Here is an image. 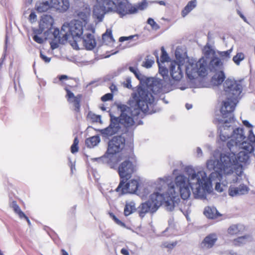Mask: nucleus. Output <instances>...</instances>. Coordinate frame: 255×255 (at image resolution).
Here are the masks:
<instances>
[{"label": "nucleus", "instance_id": "obj_1", "mask_svg": "<svg viewBox=\"0 0 255 255\" xmlns=\"http://www.w3.org/2000/svg\"><path fill=\"white\" fill-rule=\"evenodd\" d=\"M255 135L253 130L249 131L248 138L245 135L243 128H237L234 131L231 138L227 143L230 152L221 153L219 159L211 158L207 161V168L209 170H214L212 173L217 175L211 178L210 189L206 193H209L212 189V182L217 178L215 190L221 192L223 189L221 184L226 187L228 184L237 181V173H234L238 169L241 170L242 165L240 163H246L249 159V154L254 150Z\"/></svg>", "mask_w": 255, "mask_h": 255}, {"label": "nucleus", "instance_id": "obj_2", "mask_svg": "<svg viewBox=\"0 0 255 255\" xmlns=\"http://www.w3.org/2000/svg\"><path fill=\"white\" fill-rule=\"evenodd\" d=\"M185 171L188 178L182 174L177 175L175 178L174 183L170 176L159 178L157 180V189L159 191L167 189L168 194L170 193L176 202L179 199V195L183 200L190 197V186L195 198L205 199L206 193L210 189L211 178L216 176L217 173H211L207 177L205 171H196L191 166L186 167Z\"/></svg>", "mask_w": 255, "mask_h": 255}, {"label": "nucleus", "instance_id": "obj_3", "mask_svg": "<svg viewBox=\"0 0 255 255\" xmlns=\"http://www.w3.org/2000/svg\"><path fill=\"white\" fill-rule=\"evenodd\" d=\"M223 89L226 99L223 102L220 112L221 119H217L220 139L225 141L230 137L232 138L234 131L233 127L230 124L234 122L233 112L241 98L243 86L241 81L234 79L228 78L223 83Z\"/></svg>", "mask_w": 255, "mask_h": 255}, {"label": "nucleus", "instance_id": "obj_4", "mask_svg": "<svg viewBox=\"0 0 255 255\" xmlns=\"http://www.w3.org/2000/svg\"><path fill=\"white\" fill-rule=\"evenodd\" d=\"M164 82L158 78H148L146 84L138 86L136 91L131 94V97L143 110L148 112L150 110L154 113L156 111L154 110V97L153 94L155 95L166 92L163 86Z\"/></svg>", "mask_w": 255, "mask_h": 255}, {"label": "nucleus", "instance_id": "obj_5", "mask_svg": "<svg viewBox=\"0 0 255 255\" xmlns=\"http://www.w3.org/2000/svg\"><path fill=\"white\" fill-rule=\"evenodd\" d=\"M130 107L126 105H121L118 106L120 109L121 113L119 117H116L117 119V122L119 123V126L122 127L124 132L128 131L130 130L128 135L130 136V140L132 139L133 132V129L135 128V120L136 117L140 115L141 113L145 114H152L151 111L146 112L143 110L137 104L136 100H133L130 102Z\"/></svg>", "mask_w": 255, "mask_h": 255}, {"label": "nucleus", "instance_id": "obj_6", "mask_svg": "<svg viewBox=\"0 0 255 255\" xmlns=\"http://www.w3.org/2000/svg\"><path fill=\"white\" fill-rule=\"evenodd\" d=\"M77 15L83 21L79 20H73L70 22H65L62 26V30L66 32L71 35L76 44L77 40L83 35V26L87 23L91 14V8L86 3H82V6L77 11Z\"/></svg>", "mask_w": 255, "mask_h": 255}, {"label": "nucleus", "instance_id": "obj_7", "mask_svg": "<svg viewBox=\"0 0 255 255\" xmlns=\"http://www.w3.org/2000/svg\"><path fill=\"white\" fill-rule=\"evenodd\" d=\"M125 139L120 136H114L109 142L107 155L101 157L93 158L94 161L107 163L111 168L116 166L117 157L115 155L121 151L125 147Z\"/></svg>", "mask_w": 255, "mask_h": 255}, {"label": "nucleus", "instance_id": "obj_8", "mask_svg": "<svg viewBox=\"0 0 255 255\" xmlns=\"http://www.w3.org/2000/svg\"><path fill=\"white\" fill-rule=\"evenodd\" d=\"M157 181L155 183V188L158 191L151 194L149 197L148 201L151 204L156 211L158 208L163 205L166 210L169 211H172L174 208L175 200L171 197V194H168V190L164 189L159 191L156 188Z\"/></svg>", "mask_w": 255, "mask_h": 255}, {"label": "nucleus", "instance_id": "obj_9", "mask_svg": "<svg viewBox=\"0 0 255 255\" xmlns=\"http://www.w3.org/2000/svg\"><path fill=\"white\" fill-rule=\"evenodd\" d=\"M207 63V59L204 57L200 58L198 61L194 59H189L185 65V71L187 77L191 80L198 76L206 75Z\"/></svg>", "mask_w": 255, "mask_h": 255}, {"label": "nucleus", "instance_id": "obj_10", "mask_svg": "<svg viewBox=\"0 0 255 255\" xmlns=\"http://www.w3.org/2000/svg\"><path fill=\"white\" fill-rule=\"evenodd\" d=\"M207 69L208 68L211 72L215 73L212 78V83L215 85H220L225 79L223 62L218 57H214L209 63L207 60Z\"/></svg>", "mask_w": 255, "mask_h": 255}, {"label": "nucleus", "instance_id": "obj_11", "mask_svg": "<svg viewBox=\"0 0 255 255\" xmlns=\"http://www.w3.org/2000/svg\"><path fill=\"white\" fill-rule=\"evenodd\" d=\"M115 6L114 0H97V4L93 9V16L98 22L102 21L105 14L107 12L112 11Z\"/></svg>", "mask_w": 255, "mask_h": 255}, {"label": "nucleus", "instance_id": "obj_12", "mask_svg": "<svg viewBox=\"0 0 255 255\" xmlns=\"http://www.w3.org/2000/svg\"><path fill=\"white\" fill-rule=\"evenodd\" d=\"M117 121L118 120L116 117L111 116L109 126L103 129H98L103 138L109 139L110 137L116 134L124 132V129L121 126H119V123Z\"/></svg>", "mask_w": 255, "mask_h": 255}, {"label": "nucleus", "instance_id": "obj_13", "mask_svg": "<svg viewBox=\"0 0 255 255\" xmlns=\"http://www.w3.org/2000/svg\"><path fill=\"white\" fill-rule=\"evenodd\" d=\"M125 179L121 180L118 187L116 188V192L119 193L120 195H123L127 193L133 194L137 191L139 186V182L137 179H131L125 184Z\"/></svg>", "mask_w": 255, "mask_h": 255}, {"label": "nucleus", "instance_id": "obj_14", "mask_svg": "<svg viewBox=\"0 0 255 255\" xmlns=\"http://www.w3.org/2000/svg\"><path fill=\"white\" fill-rule=\"evenodd\" d=\"M114 1L115 2V7L112 9V11H116L121 16L137 12V8L132 6L127 0H114Z\"/></svg>", "mask_w": 255, "mask_h": 255}, {"label": "nucleus", "instance_id": "obj_15", "mask_svg": "<svg viewBox=\"0 0 255 255\" xmlns=\"http://www.w3.org/2000/svg\"><path fill=\"white\" fill-rule=\"evenodd\" d=\"M135 163L132 162L129 159L122 162L119 166L118 173L122 180L126 181L129 179L131 174L135 170Z\"/></svg>", "mask_w": 255, "mask_h": 255}, {"label": "nucleus", "instance_id": "obj_16", "mask_svg": "<svg viewBox=\"0 0 255 255\" xmlns=\"http://www.w3.org/2000/svg\"><path fill=\"white\" fill-rule=\"evenodd\" d=\"M183 64L178 63L174 61L171 62L169 66V72L172 78L175 81L180 80L183 77V73L182 70Z\"/></svg>", "mask_w": 255, "mask_h": 255}, {"label": "nucleus", "instance_id": "obj_17", "mask_svg": "<svg viewBox=\"0 0 255 255\" xmlns=\"http://www.w3.org/2000/svg\"><path fill=\"white\" fill-rule=\"evenodd\" d=\"M78 42L82 43L87 49L92 50L96 45V42L93 34L89 33H86L81 37L78 40Z\"/></svg>", "mask_w": 255, "mask_h": 255}, {"label": "nucleus", "instance_id": "obj_18", "mask_svg": "<svg viewBox=\"0 0 255 255\" xmlns=\"http://www.w3.org/2000/svg\"><path fill=\"white\" fill-rule=\"evenodd\" d=\"M65 90L66 91V97L67 98V101L72 103L74 106V111L76 112H79L80 110V102L82 98V95L78 94L76 96H75L74 94L69 90L67 87L65 88Z\"/></svg>", "mask_w": 255, "mask_h": 255}, {"label": "nucleus", "instance_id": "obj_19", "mask_svg": "<svg viewBox=\"0 0 255 255\" xmlns=\"http://www.w3.org/2000/svg\"><path fill=\"white\" fill-rule=\"evenodd\" d=\"M218 240V236L216 233H211L207 235L201 243V248L203 250L212 248Z\"/></svg>", "mask_w": 255, "mask_h": 255}, {"label": "nucleus", "instance_id": "obj_20", "mask_svg": "<svg viewBox=\"0 0 255 255\" xmlns=\"http://www.w3.org/2000/svg\"><path fill=\"white\" fill-rule=\"evenodd\" d=\"M51 8L60 12L66 11L70 7L68 0H51Z\"/></svg>", "mask_w": 255, "mask_h": 255}, {"label": "nucleus", "instance_id": "obj_21", "mask_svg": "<svg viewBox=\"0 0 255 255\" xmlns=\"http://www.w3.org/2000/svg\"><path fill=\"white\" fill-rule=\"evenodd\" d=\"M53 23V18L50 15L45 14L41 16L39 26L49 32L52 29Z\"/></svg>", "mask_w": 255, "mask_h": 255}, {"label": "nucleus", "instance_id": "obj_22", "mask_svg": "<svg viewBox=\"0 0 255 255\" xmlns=\"http://www.w3.org/2000/svg\"><path fill=\"white\" fill-rule=\"evenodd\" d=\"M249 188L244 184L239 187L230 186L229 189V194L232 197L247 194Z\"/></svg>", "mask_w": 255, "mask_h": 255}, {"label": "nucleus", "instance_id": "obj_23", "mask_svg": "<svg viewBox=\"0 0 255 255\" xmlns=\"http://www.w3.org/2000/svg\"><path fill=\"white\" fill-rule=\"evenodd\" d=\"M153 208L154 207L152 206L151 204L149 202L148 200H147L145 202L141 204L138 207V212L139 216L141 218H143L147 213L155 212L156 211L155 210V209Z\"/></svg>", "mask_w": 255, "mask_h": 255}, {"label": "nucleus", "instance_id": "obj_24", "mask_svg": "<svg viewBox=\"0 0 255 255\" xmlns=\"http://www.w3.org/2000/svg\"><path fill=\"white\" fill-rule=\"evenodd\" d=\"M53 35L55 39L58 40L59 43L62 44H64L69 37V35L66 32H64L62 29L61 31H59L57 28L54 29L53 32Z\"/></svg>", "mask_w": 255, "mask_h": 255}, {"label": "nucleus", "instance_id": "obj_25", "mask_svg": "<svg viewBox=\"0 0 255 255\" xmlns=\"http://www.w3.org/2000/svg\"><path fill=\"white\" fill-rule=\"evenodd\" d=\"M35 7L39 12H45L51 8V2L48 0H40L36 2Z\"/></svg>", "mask_w": 255, "mask_h": 255}, {"label": "nucleus", "instance_id": "obj_26", "mask_svg": "<svg viewBox=\"0 0 255 255\" xmlns=\"http://www.w3.org/2000/svg\"><path fill=\"white\" fill-rule=\"evenodd\" d=\"M245 230V227L241 224L232 225L228 229V233L230 235H238Z\"/></svg>", "mask_w": 255, "mask_h": 255}, {"label": "nucleus", "instance_id": "obj_27", "mask_svg": "<svg viewBox=\"0 0 255 255\" xmlns=\"http://www.w3.org/2000/svg\"><path fill=\"white\" fill-rule=\"evenodd\" d=\"M204 215L208 218L216 219L221 216V214L214 207H207L204 211Z\"/></svg>", "mask_w": 255, "mask_h": 255}, {"label": "nucleus", "instance_id": "obj_28", "mask_svg": "<svg viewBox=\"0 0 255 255\" xmlns=\"http://www.w3.org/2000/svg\"><path fill=\"white\" fill-rule=\"evenodd\" d=\"M252 240V238L251 236L245 235L234 239L233 241V244L235 246L240 247L251 242Z\"/></svg>", "mask_w": 255, "mask_h": 255}, {"label": "nucleus", "instance_id": "obj_29", "mask_svg": "<svg viewBox=\"0 0 255 255\" xmlns=\"http://www.w3.org/2000/svg\"><path fill=\"white\" fill-rule=\"evenodd\" d=\"M135 203L133 201H127L124 208V214L128 216L136 211Z\"/></svg>", "mask_w": 255, "mask_h": 255}, {"label": "nucleus", "instance_id": "obj_30", "mask_svg": "<svg viewBox=\"0 0 255 255\" xmlns=\"http://www.w3.org/2000/svg\"><path fill=\"white\" fill-rule=\"evenodd\" d=\"M197 5L196 0H192L189 1L182 11V15L183 17L186 16L191 10H192Z\"/></svg>", "mask_w": 255, "mask_h": 255}, {"label": "nucleus", "instance_id": "obj_31", "mask_svg": "<svg viewBox=\"0 0 255 255\" xmlns=\"http://www.w3.org/2000/svg\"><path fill=\"white\" fill-rule=\"evenodd\" d=\"M100 136L97 135L87 138L85 143L88 147L92 148L97 145L100 143Z\"/></svg>", "mask_w": 255, "mask_h": 255}, {"label": "nucleus", "instance_id": "obj_32", "mask_svg": "<svg viewBox=\"0 0 255 255\" xmlns=\"http://www.w3.org/2000/svg\"><path fill=\"white\" fill-rule=\"evenodd\" d=\"M175 55L178 63L184 64L186 58V53L183 51L181 48L177 47L176 48Z\"/></svg>", "mask_w": 255, "mask_h": 255}, {"label": "nucleus", "instance_id": "obj_33", "mask_svg": "<svg viewBox=\"0 0 255 255\" xmlns=\"http://www.w3.org/2000/svg\"><path fill=\"white\" fill-rule=\"evenodd\" d=\"M203 52L207 59L213 57L215 54V50L208 44H207L204 47Z\"/></svg>", "mask_w": 255, "mask_h": 255}, {"label": "nucleus", "instance_id": "obj_34", "mask_svg": "<svg viewBox=\"0 0 255 255\" xmlns=\"http://www.w3.org/2000/svg\"><path fill=\"white\" fill-rule=\"evenodd\" d=\"M233 51V47L225 51H218L217 53L220 57L221 60L228 61L231 58V54Z\"/></svg>", "mask_w": 255, "mask_h": 255}, {"label": "nucleus", "instance_id": "obj_35", "mask_svg": "<svg viewBox=\"0 0 255 255\" xmlns=\"http://www.w3.org/2000/svg\"><path fill=\"white\" fill-rule=\"evenodd\" d=\"M102 38L104 42L106 44L113 42L114 40L112 34V30L107 29L106 32L102 35Z\"/></svg>", "mask_w": 255, "mask_h": 255}, {"label": "nucleus", "instance_id": "obj_36", "mask_svg": "<svg viewBox=\"0 0 255 255\" xmlns=\"http://www.w3.org/2000/svg\"><path fill=\"white\" fill-rule=\"evenodd\" d=\"M157 63L159 67V73L162 76L164 80H165L168 77V70L163 66V64H161L159 61V58L157 57Z\"/></svg>", "mask_w": 255, "mask_h": 255}, {"label": "nucleus", "instance_id": "obj_37", "mask_svg": "<svg viewBox=\"0 0 255 255\" xmlns=\"http://www.w3.org/2000/svg\"><path fill=\"white\" fill-rule=\"evenodd\" d=\"M11 207L12 208L14 212L18 215L20 218H23V217H25V214L21 210L20 207L15 201H13L11 203Z\"/></svg>", "mask_w": 255, "mask_h": 255}, {"label": "nucleus", "instance_id": "obj_38", "mask_svg": "<svg viewBox=\"0 0 255 255\" xmlns=\"http://www.w3.org/2000/svg\"><path fill=\"white\" fill-rule=\"evenodd\" d=\"M245 54L242 52H238L233 58V61L237 65H239L242 61L245 59Z\"/></svg>", "mask_w": 255, "mask_h": 255}, {"label": "nucleus", "instance_id": "obj_39", "mask_svg": "<svg viewBox=\"0 0 255 255\" xmlns=\"http://www.w3.org/2000/svg\"><path fill=\"white\" fill-rule=\"evenodd\" d=\"M161 50L162 54L161 55L160 60L159 62L162 64H164V63L165 62L168 61V59H169V57L163 47H161Z\"/></svg>", "mask_w": 255, "mask_h": 255}, {"label": "nucleus", "instance_id": "obj_40", "mask_svg": "<svg viewBox=\"0 0 255 255\" xmlns=\"http://www.w3.org/2000/svg\"><path fill=\"white\" fill-rule=\"evenodd\" d=\"M154 59L150 57V56H147L145 61L143 62L142 66L146 68H149L151 67L152 65L154 64Z\"/></svg>", "mask_w": 255, "mask_h": 255}, {"label": "nucleus", "instance_id": "obj_41", "mask_svg": "<svg viewBox=\"0 0 255 255\" xmlns=\"http://www.w3.org/2000/svg\"><path fill=\"white\" fill-rule=\"evenodd\" d=\"M138 10H143L145 9L147 6V2L146 0H143L141 2L138 3L136 6H134Z\"/></svg>", "mask_w": 255, "mask_h": 255}, {"label": "nucleus", "instance_id": "obj_42", "mask_svg": "<svg viewBox=\"0 0 255 255\" xmlns=\"http://www.w3.org/2000/svg\"><path fill=\"white\" fill-rule=\"evenodd\" d=\"M110 217L115 221V222L118 224V225L122 227H125V224L121 221H120L119 219H118L116 216L112 213H110L109 214Z\"/></svg>", "mask_w": 255, "mask_h": 255}, {"label": "nucleus", "instance_id": "obj_43", "mask_svg": "<svg viewBox=\"0 0 255 255\" xmlns=\"http://www.w3.org/2000/svg\"><path fill=\"white\" fill-rule=\"evenodd\" d=\"M147 23L149 24L151 26V27L155 30H157L159 28V25L151 18H149L147 19Z\"/></svg>", "mask_w": 255, "mask_h": 255}, {"label": "nucleus", "instance_id": "obj_44", "mask_svg": "<svg viewBox=\"0 0 255 255\" xmlns=\"http://www.w3.org/2000/svg\"><path fill=\"white\" fill-rule=\"evenodd\" d=\"M123 84L125 87L131 89L132 88L131 78L127 77L126 80L123 83Z\"/></svg>", "mask_w": 255, "mask_h": 255}, {"label": "nucleus", "instance_id": "obj_45", "mask_svg": "<svg viewBox=\"0 0 255 255\" xmlns=\"http://www.w3.org/2000/svg\"><path fill=\"white\" fill-rule=\"evenodd\" d=\"M89 117L91 118L93 122H100L101 116L94 114H89Z\"/></svg>", "mask_w": 255, "mask_h": 255}, {"label": "nucleus", "instance_id": "obj_46", "mask_svg": "<svg viewBox=\"0 0 255 255\" xmlns=\"http://www.w3.org/2000/svg\"><path fill=\"white\" fill-rule=\"evenodd\" d=\"M113 98V95L112 93H107L102 97L101 100L103 102L111 100Z\"/></svg>", "mask_w": 255, "mask_h": 255}, {"label": "nucleus", "instance_id": "obj_47", "mask_svg": "<svg viewBox=\"0 0 255 255\" xmlns=\"http://www.w3.org/2000/svg\"><path fill=\"white\" fill-rule=\"evenodd\" d=\"M33 35L36 34L37 35H38L40 34H41L42 32H44L46 33V32H48L46 31L44 28H42L39 26V28L38 29H34L33 30Z\"/></svg>", "mask_w": 255, "mask_h": 255}, {"label": "nucleus", "instance_id": "obj_48", "mask_svg": "<svg viewBox=\"0 0 255 255\" xmlns=\"http://www.w3.org/2000/svg\"><path fill=\"white\" fill-rule=\"evenodd\" d=\"M32 38L34 41L38 44H42L44 42V39L43 38L39 36L38 35H37L36 34L33 35Z\"/></svg>", "mask_w": 255, "mask_h": 255}, {"label": "nucleus", "instance_id": "obj_49", "mask_svg": "<svg viewBox=\"0 0 255 255\" xmlns=\"http://www.w3.org/2000/svg\"><path fill=\"white\" fill-rule=\"evenodd\" d=\"M40 57L45 63H49L51 61V58L47 57L42 51H40Z\"/></svg>", "mask_w": 255, "mask_h": 255}, {"label": "nucleus", "instance_id": "obj_50", "mask_svg": "<svg viewBox=\"0 0 255 255\" xmlns=\"http://www.w3.org/2000/svg\"><path fill=\"white\" fill-rule=\"evenodd\" d=\"M37 20V15L34 12H31L29 16V20L31 22H34Z\"/></svg>", "mask_w": 255, "mask_h": 255}, {"label": "nucleus", "instance_id": "obj_51", "mask_svg": "<svg viewBox=\"0 0 255 255\" xmlns=\"http://www.w3.org/2000/svg\"><path fill=\"white\" fill-rule=\"evenodd\" d=\"M134 74L136 78L139 81H141L143 80V76L139 72L138 70H137V71H136V72Z\"/></svg>", "mask_w": 255, "mask_h": 255}, {"label": "nucleus", "instance_id": "obj_52", "mask_svg": "<svg viewBox=\"0 0 255 255\" xmlns=\"http://www.w3.org/2000/svg\"><path fill=\"white\" fill-rule=\"evenodd\" d=\"M78 146L77 145L72 144L71 147V151L72 153H75L78 151Z\"/></svg>", "mask_w": 255, "mask_h": 255}, {"label": "nucleus", "instance_id": "obj_53", "mask_svg": "<svg viewBox=\"0 0 255 255\" xmlns=\"http://www.w3.org/2000/svg\"><path fill=\"white\" fill-rule=\"evenodd\" d=\"M110 88L112 93H114L115 92L118 91V88H117V86L114 84H112L110 86Z\"/></svg>", "mask_w": 255, "mask_h": 255}, {"label": "nucleus", "instance_id": "obj_54", "mask_svg": "<svg viewBox=\"0 0 255 255\" xmlns=\"http://www.w3.org/2000/svg\"><path fill=\"white\" fill-rule=\"evenodd\" d=\"M121 253L123 255H129L128 251L126 248H123L121 251Z\"/></svg>", "mask_w": 255, "mask_h": 255}, {"label": "nucleus", "instance_id": "obj_55", "mask_svg": "<svg viewBox=\"0 0 255 255\" xmlns=\"http://www.w3.org/2000/svg\"><path fill=\"white\" fill-rule=\"evenodd\" d=\"M197 155L200 157L203 155V152L201 149L200 147H197L196 149Z\"/></svg>", "mask_w": 255, "mask_h": 255}, {"label": "nucleus", "instance_id": "obj_56", "mask_svg": "<svg viewBox=\"0 0 255 255\" xmlns=\"http://www.w3.org/2000/svg\"><path fill=\"white\" fill-rule=\"evenodd\" d=\"M50 45H51V48L53 50L58 48L59 46L58 43H57L56 42H51L50 43Z\"/></svg>", "mask_w": 255, "mask_h": 255}, {"label": "nucleus", "instance_id": "obj_57", "mask_svg": "<svg viewBox=\"0 0 255 255\" xmlns=\"http://www.w3.org/2000/svg\"><path fill=\"white\" fill-rule=\"evenodd\" d=\"M238 14L240 16V17L244 20L245 22H247V19L246 17L242 14V13L239 10H237Z\"/></svg>", "mask_w": 255, "mask_h": 255}, {"label": "nucleus", "instance_id": "obj_58", "mask_svg": "<svg viewBox=\"0 0 255 255\" xmlns=\"http://www.w3.org/2000/svg\"><path fill=\"white\" fill-rule=\"evenodd\" d=\"M132 38V36H129V37H121L120 38V41H124L125 40H129V39H131Z\"/></svg>", "mask_w": 255, "mask_h": 255}, {"label": "nucleus", "instance_id": "obj_59", "mask_svg": "<svg viewBox=\"0 0 255 255\" xmlns=\"http://www.w3.org/2000/svg\"><path fill=\"white\" fill-rule=\"evenodd\" d=\"M243 123L244 125L247 127H248V128L252 127V125L247 120L243 121Z\"/></svg>", "mask_w": 255, "mask_h": 255}, {"label": "nucleus", "instance_id": "obj_60", "mask_svg": "<svg viewBox=\"0 0 255 255\" xmlns=\"http://www.w3.org/2000/svg\"><path fill=\"white\" fill-rule=\"evenodd\" d=\"M129 70L130 72H132L133 74L136 73V71H137V70H138V69L136 68L133 67H129Z\"/></svg>", "mask_w": 255, "mask_h": 255}, {"label": "nucleus", "instance_id": "obj_61", "mask_svg": "<svg viewBox=\"0 0 255 255\" xmlns=\"http://www.w3.org/2000/svg\"><path fill=\"white\" fill-rule=\"evenodd\" d=\"M176 245V243L175 242V243H172V244H169L167 246H166V247L168 248L172 249L174 246H175Z\"/></svg>", "mask_w": 255, "mask_h": 255}, {"label": "nucleus", "instance_id": "obj_62", "mask_svg": "<svg viewBox=\"0 0 255 255\" xmlns=\"http://www.w3.org/2000/svg\"><path fill=\"white\" fill-rule=\"evenodd\" d=\"M68 76L65 75H61L59 77V81H62L64 79H67Z\"/></svg>", "mask_w": 255, "mask_h": 255}, {"label": "nucleus", "instance_id": "obj_63", "mask_svg": "<svg viewBox=\"0 0 255 255\" xmlns=\"http://www.w3.org/2000/svg\"><path fill=\"white\" fill-rule=\"evenodd\" d=\"M185 107L187 110H190L192 108V105L191 104H186Z\"/></svg>", "mask_w": 255, "mask_h": 255}, {"label": "nucleus", "instance_id": "obj_64", "mask_svg": "<svg viewBox=\"0 0 255 255\" xmlns=\"http://www.w3.org/2000/svg\"><path fill=\"white\" fill-rule=\"evenodd\" d=\"M78 143H79V140L78 139V138L76 137L74 138V142H73V144H75V145H77L78 144Z\"/></svg>", "mask_w": 255, "mask_h": 255}]
</instances>
